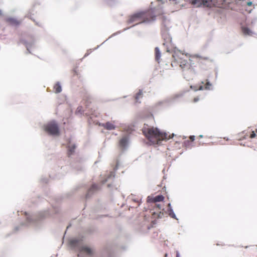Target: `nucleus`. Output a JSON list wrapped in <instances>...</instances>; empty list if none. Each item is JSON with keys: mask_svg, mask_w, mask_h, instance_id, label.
Returning <instances> with one entry per match:
<instances>
[{"mask_svg": "<svg viewBox=\"0 0 257 257\" xmlns=\"http://www.w3.org/2000/svg\"><path fill=\"white\" fill-rule=\"evenodd\" d=\"M143 135L152 144H158L163 140H168L173 138L174 134L168 135L166 133L160 131L158 128L146 124L142 128Z\"/></svg>", "mask_w": 257, "mask_h": 257, "instance_id": "f257e3e1", "label": "nucleus"}, {"mask_svg": "<svg viewBox=\"0 0 257 257\" xmlns=\"http://www.w3.org/2000/svg\"><path fill=\"white\" fill-rule=\"evenodd\" d=\"M155 19V16L152 11L141 12L131 16L128 19L129 23L137 25L142 23L152 22Z\"/></svg>", "mask_w": 257, "mask_h": 257, "instance_id": "f03ea898", "label": "nucleus"}, {"mask_svg": "<svg viewBox=\"0 0 257 257\" xmlns=\"http://www.w3.org/2000/svg\"><path fill=\"white\" fill-rule=\"evenodd\" d=\"M46 132L50 135L57 136L59 135V129L58 124L55 121H51L44 126Z\"/></svg>", "mask_w": 257, "mask_h": 257, "instance_id": "7ed1b4c3", "label": "nucleus"}, {"mask_svg": "<svg viewBox=\"0 0 257 257\" xmlns=\"http://www.w3.org/2000/svg\"><path fill=\"white\" fill-rule=\"evenodd\" d=\"M195 7L202 6L206 7H211L214 5L213 0H185Z\"/></svg>", "mask_w": 257, "mask_h": 257, "instance_id": "20e7f679", "label": "nucleus"}, {"mask_svg": "<svg viewBox=\"0 0 257 257\" xmlns=\"http://www.w3.org/2000/svg\"><path fill=\"white\" fill-rule=\"evenodd\" d=\"M172 57L174 60L173 63H177L180 61L183 60V58H185L186 56H185L184 54L182 53L180 51L175 50L173 52Z\"/></svg>", "mask_w": 257, "mask_h": 257, "instance_id": "39448f33", "label": "nucleus"}, {"mask_svg": "<svg viewBox=\"0 0 257 257\" xmlns=\"http://www.w3.org/2000/svg\"><path fill=\"white\" fill-rule=\"evenodd\" d=\"M164 199V197L162 195H159L155 197H148L147 201L149 202L157 203L158 202L163 201Z\"/></svg>", "mask_w": 257, "mask_h": 257, "instance_id": "423d86ee", "label": "nucleus"}, {"mask_svg": "<svg viewBox=\"0 0 257 257\" xmlns=\"http://www.w3.org/2000/svg\"><path fill=\"white\" fill-rule=\"evenodd\" d=\"M162 37L164 41V42L163 43L164 45H167L168 46V45L171 44L172 38L170 35L167 33H165L162 34Z\"/></svg>", "mask_w": 257, "mask_h": 257, "instance_id": "0eeeda50", "label": "nucleus"}, {"mask_svg": "<svg viewBox=\"0 0 257 257\" xmlns=\"http://www.w3.org/2000/svg\"><path fill=\"white\" fill-rule=\"evenodd\" d=\"M179 65V66L183 70H185L187 69L190 68V64L188 63L187 61L183 58V60L180 61L177 63Z\"/></svg>", "mask_w": 257, "mask_h": 257, "instance_id": "6e6552de", "label": "nucleus"}, {"mask_svg": "<svg viewBox=\"0 0 257 257\" xmlns=\"http://www.w3.org/2000/svg\"><path fill=\"white\" fill-rule=\"evenodd\" d=\"M102 126L107 130H113L115 128V125L110 122H107L105 123H103Z\"/></svg>", "mask_w": 257, "mask_h": 257, "instance_id": "1a4fd4ad", "label": "nucleus"}, {"mask_svg": "<svg viewBox=\"0 0 257 257\" xmlns=\"http://www.w3.org/2000/svg\"><path fill=\"white\" fill-rule=\"evenodd\" d=\"M80 251L84 252L89 255H92L93 253L92 249L86 246L81 247L80 248Z\"/></svg>", "mask_w": 257, "mask_h": 257, "instance_id": "9d476101", "label": "nucleus"}, {"mask_svg": "<svg viewBox=\"0 0 257 257\" xmlns=\"http://www.w3.org/2000/svg\"><path fill=\"white\" fill-rule=\"evenodd\" d=\"M127 143H128L127 138L126 137H124L122 138L119 142V147L122 148H124L126 146Z\"/></svg>", "mask_w": 257, "mask_h": 257, "instance_id": "9b49d317", "label": "nucleus"}, {"mask_svg": "<svg viewBox=\"0 0 257 257\" xmlns=\"http://www.w3.org/2000/svg\"><path fill=\"white\" fill-rule=\"evenodd\" d=\"M155 59H156V61H157L159 62V60L160 59V58H161V52L160 51L158 47L155 48Z\"/></svg>", "mask_w": 257, "mask_h": 257, "instance_id": "f8f14e48", "label": "nucleus"}, {"mask_svg": "<svg viewBox=\"0 0 257 257\" xmlns=\"http://www.w3.org/2000/svg\"><path fill=\"white\" fill-rule=\"evenodd\" d=\"M54 91L56 93H60L62 91L61 86L59 82H57L54 86Z\"/></svg>", "mask_w": 257, "mask_h": 257, "instance_id": "ddd939ff", "label": "nucleus"}, {"mask_svg": "<svg viewBox=\"0 0 257 257\" xmlns=\"http://www.w3.org/2000/svg\"><path fill=\"white\" fill-rule=\"evenodd\" d=\"M76 148V146L74 145H73L72 146H69L68 147V155L70 156V155H72L73 153L74 152V150Z\"/></svg>", "mask_w": 257, "mask_h": 257, "instance_id": "4468645a", "label": "nucleus"}, {"mask_svg": "<svg viewBox=\"0 0 257 257\" xmlns=\"http://www.w3.org/2000/svg\"><path fill=\"white\" fill-rule=\"evenodd\" d=\"M143 96V92L142 90H139L138 92H137L135 96V99L137 101Z\"/></svg>", "mask_w": 257, "mask_h": 257, "instance_id": "2eb2a0df", "label": "nucleus"}, {"mask_svg": "<svg viewBox=\"0 0 257 257\" xmlns=\"http://www.w3.org/2000/svg\"><path fill=\"white\" fill-rule=\"evenodd\" d=\"M99 189V186L96 184H93L91 187V188L89 189L88 193H90L92 191L97 190Z\"/></svg>", "mask_w": 257, "mask_h": 257, "instance_id": "dca6fc26", "label": "nucleus"}, {"mask_svg": "<svg viewBox=\"0 0 257 257\" xmlns=\"http://www.w3.org/2000/svg\"><path fill=\"white\" fill-rule=\"evenodd\" d=\"M8 21L10 23V24L14 25H18L20 24L18 21L12 18L8 19Z\"/></svg>", "mask_w": 257, "mask_h": 257, "instance_id": "f3484780", "label": "nucleus"}, {"mask_svg": "<svg viewBox=\"0 0 257 257\" xmlns=\"http://www.w3.org/2000/svg\"><path fill=\"white\" fill-rule=\"evenodd\" d=\"M168 212L169 215V216L173 218H176V215L175 213H174L173 209L172 208H168Z\"/></svg>", "mask_w": 257, "mask_h": 257, "instance_id": "a211bd4d", "label": "nucleus"}, {"mask_svg": "<svg viewBox=\"0 0 257 257\" xmlns=\"http://www.w3.org/2000/svg\"><path fill=\"white\" fill-rule=\"evenodd\" d=\"M242 32L244 35H249L250 33V30L247 27H242Z\"/></svg>", "mask_w": 257, "mask_h": 257, "instance_id": "6ab92c4d", "label": "nucleus"}, {"mask_svg": "<svg viewBox=\"0 0 257 257\" xmlns=\"http://www.w3.org/2000/svg\"><path fill=\"white\" fill-rule=\"evenodd\" d=\"M211 86V84L209 82L207 81L204 86V88L205 89H209Z\"/></svg>", "mask_w": 257, "mask_h": 257, "instance_id": "aec40b11", "label": "nucleus"}, {"mask_svg": "<svg viewBox=\"0 0 257 257\" xmlns=\"http://www.w3.org/2000/svg\"><path fill=\"white\" fill-rule=\"evenodd\" d=\"M255 136H256V134H255V132L254 131H252L250 135L249 138L251 139H252V138H254Z\"/></svg>", "mask_w": 257, "mask_h": 257, "instance_id": "412c9836", "label": "nucleus"}, {"mask_svg": "<svg viewBox=\"0 0 257 257\" xmlns=\"http://www.w3.org/2000/svg\"><path fill=\"white\" fill-rule=\"evenodd\" d=\"M86 99H91V98L90 97H88V96L87 97V96L86 97ZM87 102L86 105H88L90 103H91V101L88 102V100H87Z\"/></svg>", "mask_w": 257, "mask_h": 257, "instance_id": "4be33fe9", "label": "nucleus"}, {"mask_svg": "<svg viewBox=\"0 0 257 257\" xmlns=\"http://www.w3.org/2000/svg\"><path fill=\"white\" fill-rule=\"evenodd\" d=\"M189 139L191 140V141H193L195 140V136H191L189 137Z\"/></svg>", "mask_w": 257, "mask_h": 257, "instance_id": "5701e85b", "label": "nucleus"}, {"mask_svg": "<svg viewBox=\"0 0 257 257\" xmlns=\"http://www.w3.org/2000/svg\"><path fill=\"white\" fill-rule=\"evenodd\" d=\"M199 98L198 97H195L193 99V102H196L198 101L199 100Z\"/></svg>", "mask_w": 257, "mask_h": 257, "instance_id": "b1692460", "label": "nucleus"}, {"mask_svg": "<svg viewBox=\"0 0 257 257\" xmlns=\"http://www.w3.org/2000/svg\"><path fill=\"white\" fill-rule=\"evenodd\" d=\"M247 5L248 6H251L252 5V2H247Z\"/></svg>", "mask_w": 257, "mask_h": 257, "instance_id": "393cba45", "label": "nucleus"}, {"mask_svg": "<svg viewBox=\"0 0 257 257\" xmlns=\"http://www.w3.org/2000/svg\"><path fill=\"white\" fill-rule=\"evenodd\" d=\"M156 206H157V207L159 209H161V205L160 204H155Z\"/></svg>", "mask_w": 257, "mask_h": 257, "instance_id": "a878e982", "label": "nucleus"}, {"mask_svg": "<svg viewBox=\"0 0 257 257\" xmlns=\"http://www.w3.org/2000/svg\"><path fill=\"white\" fill-rule=\"evenodd\" d=\"M168 208H172L171 207V204L170 203H169L168 205Z\"/></svg>", "mask_w": 257, "mask_h": 257, "instance_id": "bb28decb", "label": "nucleus"}, {"mask_svg": "<svg viewBox=\"0 0 257 257\" xmlns=\"http://www.w3.org/2000/svg\"><path fill=\"white\" fill-rule=\"evenodd\" d=\"M161 214V215H163V213H161V212H160V214H159V215H158V217H161V215H160Z\"/></svg>", "mask_w": 257, "mask_h": 257, "instance_id": "cd10ccee", "label": "nucleus"}, {"mask_svg": "<svg viewBox=\"0 0 257 257\" xmlns=\"http://www.w3.org/2000/svg\"><path fill=\"white\" fill-rule=\"evenodd\" d=\"M73 72H74V73L75 74L77 75V72H76V70H74V71H73Z\"/></svg>", "mask_w": 257, "mask_h": 257, "instance_id": "c85d7f7f", "label": "nucleus"}, {"mask_svg": "<svg viewBox=\"0 0 257 257\" xmlns=\"http://www.w3.org/2000/svg\"><path fill=\"white\" fill-rule=\"evenodd\" d=\"M199 138H202V137H203V136H202V135H200V136H199Z\"/></svg>", "mask_w": 257, "mask_h": 257, "instance_id": "c756f323", "label": "nucleus"}, {"mask_svg": "<svg viewBox=\"0 0 257 257\" xmlns=\"http://www.w3.org/2000/svg\"><path fill=\"white\" fill-rule=\"evenodd\" d=\"M134 201H136V202H139V201H136V200H134Z\"/></svg>", "mask_w": 257, "mask_h": 257, "instance_id": "7c9ffc66", "label": "nucleus"}, {"mask_svg": "<svg viewBox=\"0 0 257 257\" xmlns=\"http://www.w3.org/2000/svg\"><path fill=\"white\" fill-rule=\"evenodd\" d=\"M1 14V11H0V14Z\"/></svg>", "mask_w": 257, "mask_h": 257, "instance_id": "2f4dec72", "label": "nucleus"}]
</instances>
